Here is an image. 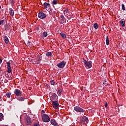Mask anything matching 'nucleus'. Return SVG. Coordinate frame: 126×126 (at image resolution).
<instances>
[{
    "label": "nucleus",
    "mask_w": 126,
    "mask_h": 126,
    "mask_svg": "<svg viewBox=\"0 0 126 126\" xmlns=\"http://www.w3.org/2000/svg\"><path fill=\"white\" fill-rule=\"evenodd\" d=\"M9 12L11 16H13V15H14V11H13V10L12 9L10 8L9 10Z\"/></svg>",
    "instance_id": "obj_18"
},
{
    "label": "nucleus",
    "mask_w": 126,
    "mask_h": 126,
    "mask_svg": "<svg viewBox=\"0 0 126 126\" xmlns=\"http://www.w3.org/2000/svg\"><path fill=\"white\" fill-rule=\"evenodd\" d=\"M61 93H62V89H60L58 91V94H61Z\"/></svg>",
    "instance_id": "obj_33"
},
{
    "label": "nucleus",
    "mask_w": 126,
    "mask_h": 126,
    "mask_svg": "<svg viewBox=\"0 0 126 126\" xmlns=\"http://www.w3.org/2000/svg\"><path fill=\"white\" fill-rule=\"evenodd\" d=\"M6 63L7 64V68L8 69L7 72L8 73H10V72H11L12 71L11 67L10 66V63L7 62Z\"/></svg>",
    "instance_id": "obj_10"
},
{
    "label": "nucleus",
    "mask_w": 126,
    "mask_h": 126,
    "mask_svg": "<svg viewBox=\"0 0 126 126\" xmlns=\"http://www.w3.org/2000/svg\"><path fill=\"white\" fill-rule=\"evenodd\" d=\"M43 6H44V8H45V9H47V8L51 7V5L49 3L44 2L43 4Z\"/></svg>",
    "instance_id": "obj_13"
},
{
    "label": "nucleus",
    "mask_w": 126,
    "mask_h": 126,
    "mask_svg": "<svg viewBox=\"0 0 126 126\" xmlns=\"http://www.w3.org/2000/svg\"><path fill=\"white\" fill-rule=\"evenodd\" d=\"M5 31H7V28H6V26H5Z\"/></svg>",
    "instance_id": "obj_40"
},
{
    "label": "nucleus",
    "mask_w": 126,
    "mask_h": 126,
    "mask_svg": "<svg viewBox=\"0 0 126 126\" xmlns=\"http://www.w3.org/2000/svg\"><path fill=\"white\" fill-rule=\"evenodd\" d=\"M74 110L76 111V112H78L79 113H84V112H85V110L81 108L79 106L74 107Z\"/></svg>",
    "instance_id": "obj_3"
},
{
    "label": "nucleus",
    "mask_w": 126,
    "mask_h": 126,
    "mask_svg": "<svg viewBox=\"0 0 126 126\" xmlns=\"http://www.w3.org/2000/svg\"><path fill=\"white\" fill-rule=\"evenodd\" d=\"M106 45L107 46H109V37L108 36H106Z\"/></svg>",
    "instance_id": "obj_23"
},
{
    "label": "nucleus",
    "mask_w": 126,
    "mask_h": 126,
    "mask_svg": "<svg viewBox=\"0 0 126 126\" xmlns=\"http://www.w3.org/2000/svg\"><path fill=\"white\" fill-rule=\"evenodd\" d=\"M83 62L85 65L86 68H91V67H92V62H87V61L84 59H83Z\"/></svg>",
    "instance_id": "obj_2"
},
{
    "label": "nucleus",
    "mask_w": 126,
    "mask_h": 126,
    "mask_svg": "<svg viewBox=\"0 0 126 126\" xmlns=\"http://www.w3.org/2000/svg\"><path fill=\"white\" fill-rule=\"evenodd\" d=\"M50 123H51V125H52V126H60L59 125V124H58V123H57V122H56V120H55L54 119H52L50 121Z\"/></svg>",
    "instance_id": "obj_11"
},
{
    "label": "nucleus",
    "mask_w": 126,
    "mask_h": 126,
    "mask_svg": "<svg viewBox=\"0 0 126 126\" xmlns=\"http://www.w3.org/2000/svg\"><path fill=\"white\" fill-rule=\"evenodd\" d=\"M105 107V108H107V107H108V103L107 102H106Z\"/></svg>",
    "instance_id": "obj_35"
},
{
    "label": "nucleus",
    "mask_w": 126,
    "mask_h": 126,
    "mask_svg": "<svg viewBox=\"0 0 126 126\" xmlns=\"http://www.w3.org/2000/svg\"><path fill=\"white\" fill-rule=\"evenodd\" d=\"M63 12L65 16H67V15L69 14V12H68V9H66V10H64Z\"/></svg>",
    "instance_id": "obj_19"
},
{
    "label": "nucleus",
    "mask_w": 126,
    "mask_h": 126,
    "mask_svg": "<svg viewBox=\"0 0 126 126\" xmlns=\"http://www.w3.org/2000/svg\"><path fill=\"white\" fill-rule=\"evenodd\" d=\"M0 71H1V69L0 68Z\"/></svg>",
    "instance_id": "obj_44"
},
{
    "label": "nucleus",
    "mask_w": 126,
    "mask_h": 126,
    "mask_svg": "<svg viewBox=\"0 0 126 126\" xmlns=\"http://www.w3.org/2000/svg\"><path fill=\"white\" fill-rule=\"evenodd\" d=\"M60 35L62 37V38H63V39H65V38H66V35H65V34H64V33L61 32Z\"/></svg>",
    "instance_id": "obj_20"
},
{
    "label": "nucleus",
    "mask_w": 126,
    "mask_h": 126,
    "mask_svg": "<svg viewBox=\"0 0 126 126\" xmlns=\"http://www.w3.org/2000/svg\"><path fill=\"white\" fill-rule=\"evenodd\" d=\"M52 3H53V4H54V5L58 4V1H57V0H54L52 1Z\"/></svg>",
    "instance_id": "obj_28"
},
{
    "label": "nucleus",
    "mask_w": 126,
    "mask_h": 126,
    "mask_svg": "<svg viewBox=\"0 0 126 126\" xmlns=\"http://www.w3.org/2000/svg\"><path fill=\"white\" fill-rule=\"evenodd\" d=\"M52 105L55 109H59V102L58 101H52Z\"/></svg>",
    "instance_id": "obj_8"
},
{
    "label": "nucleus",
    "mask_w": 126,
    "mask_h": 126,
    "mask_svg": "<svg viewBox=\"0 0 126 126\" xmlns=\"http://www.w3.org/2000/svg\"><path fill=\"white\" fill-rule=\"evenodd\" d=\"M106 82H106V81L104 82H103V84H104V85L106 84Z\"/></svg>",
    "instance_id": "obj_41"
},
{
    "label": "nucleus",
    "mask_w": 126,
    "mask_h": 126,
    "mask_svg": "<svg viewBox=\"0 0 126 126\" xmlns=\"http://www.w3.org/2000/svg\"><path fill=\"white\" fill-rule=\"evenodd\" d=\"M120 24L122 26V27H125L126 26V22L123 20H121L120 21Z\"/></svg>",
    "instance_id": "obj_14"
},
{
    "label": "nucleus",
    "mask_w": 126,
    "mask_h": 126,
    "mask_svg": "<svg viewBox=\"0 0 126 126\" xmlns=\"http://www.w3.org/2000/svg\"><path fill=\"white\" fill-rule=\"evenodd\" d=\"M46 57H51L52 56V52H48L46 53Z\"/></svg>",
    "instance_id": "obj_22"
},
{
    "label": "nucleus",
    "mask_w": 126,
    "mask_h": 126,
    "mask_svg": "<svg viewBox=\"0 0 126 126\" xmlns=\"http://www.w3.org/2000/svg\"><path fill=\"white\" fill-rule=\"evenodd\" d=\"M38 16L41 19H44V18H46V17H47L46 14L44 13V12L42 11L38 14Z\"/></svg>",
    "instance_id": "obj_4"
},
{
    "label": "nucleus",
    "mask_w": 126,
    "mask_h": 126,
    "mask_svg": "<svg viewBox=\"0 0 126 126\" xmlns=\"http://www.w3.org/2000/svg\"><path fill=\"white\" fill-rule=\"evenodd\" d=\"M10 63H13V61H11Z\"/></svg>",
    "instance_id": "obj_43"
},
{
    "label": "nucleus",
    "mask_w": 126,
    "mask_h": 126,
    "mask_svg": "<svg viewBox=\"0 0 126 126\" xmlns=\"http://www.w3.org/2000/svg\"><path fill=\"white\" fill-rule=\"evenodd\" d=\"M0 8H1V6H0Z\"/></svg>",
    "instance_id": "obj_45"
},
{
    "label": "nucleus",
    "mask_w": 126,
    "mask_h": 126,
    "mask_svg": "<svg viewBox=\"0 0 126 126\" xmlns=\"http://www.w3.org/2000/svg\"><path fill=\"white\" fill-rule=\"evenodd\" d=\"M1 96L0 95V100L1 99Z\"/></svg>",
    "instance_id": "obj_42"
},
{
    "label": "nucleus",
    "mask_w": 126,
    "mask_h": 126,
    "mask_svg": "<svg viewBox=\"0 0 126 126\" xmlns=\"http://www.w3.org/2000/svg\"><path fill=\"white\" fill-rule=\"evenodd\" d=\"M1 24H2V23H3L4 22V20H2L1 21H0Z\"/></svg>",
    "instance_id": "obj_34"
},
{
    "label": "nucleus",
    "mask_w": 126,
    "mask_h": 126,
    "mask_svg": "<svg viewBox=\"0 0 126 126\" xmlns=\"http://www.w3.org/2000/svg\"><path fill=\"white\" fill-rule=\"evenodd\" d=\"M60 18H61V22L60 23H61V24L65 23V22H66V19H65V18H64V16H63V15H61L60 16Z\"/></svg>",
    "instance_id": "obj_9"
},
{
    "label": "nucleus",
    "mask_w": 126,
    "mask_h": 126,
    "mask_svg": "<svg viewBox=\"0 0 126 126\" xmlns=\"http://www.w3.org/2000/svg\"><path fill=\"white\" fill-rule=\"evenodd\" d=\"M41 60H42V57H41L40 56H39L38 60V61H37V62L36 63L37 64H39V63H40Z\"/></svg>",
    "instance_id": "obj_24"
},
{
    "label": "nucleus",
    "mask_w": 126,
    "mask_h": 126,
    "mask_svg": "<svg viewBox=\"0 0 126 126\" xmlns=\"http://www.w3.org/2000/svg\"><path fill=\"white\" fill-rule=\"evenodd\" d=\"M14 93L16 96H22V92L17 89L15 90Z\"/></svg>",
    "instance_id": "obj_5"
},
{
    "label": "nucleus",
    "mask_w": 126,
    "mask_h": 126,
    "mask_svg": "<svg viewBox=\"0 0 126 126\" xmlns=\"http://www.w3.org/2000/svg\"><path fill=\"white\" fill-rule=\"evenodd\" d=\"M17 99L19 101H24V100H25V98L23 97H19L17 98Z\"/></svg>",
    "instance_id": "obj_21"
},
{
    "label": "nucleus",
    "mask_w": 126,
    "mask_h": 126,
    "mask_svg": "<svg viewBox=\"0 0 126 126\" xmlns=\"http://www.w3.org/2000/svg\"><path fill=\"white\" fill-rule=\"evenodd\" d=\"M43 37H47V36H48V32H43Z\"/></svg>",
    "instance_id": "obj_26"
},
{
    "label": "nucleus",
    "mask_w": 126,
    "mask_h": 126,
    "mask_svg": "<svg viewBox=\"0 0 126 126\" xmlns=\"http://www.w3.org/2000/svg\"><path fill=\"white\" fill-rule=\"evenodd\" d=\"M3 40L4 41L5 44H7L9 42V40H8V37H7V36H4Z\"/></svg>",
    "instance_id": "obj_15"
},
{
    "label": "nucleus",
    "mask_w": 126,
    "mask_h": 126,
    "mask_svg": "<svg viewBox=\"0 0 126 126\" xmlns=\"http://www.w3.org/2000/svg\"><path fill=\"white\" fill-rule=\"evenodd\" d=\"M65 63H66V62L62 61V62H60L59 63H58L57 65L60 68H63L64 67V65H65Z\"/></svg>",
    "instance_id": "obj_6"
},
{
    "label": "nucleus",
    "mask_w": 126,
    "mask_h": 126,
    "mask_svg": "<svg viewBox=\"0 0 126 126\" xmlns=\"http://www.w3.org/2000/svg\"><path fill=\"white\" fill-rule=\"evenodd\" d=\"M94 28L95 29H98V24L95 23L94 24Z\"/></svg>",
    "instance_id": "obj_25"
},
{
    "label": "nucleus",
    "mask_w": 126,
    "mask_h": 126,
    "mask_svg": "<svg viewBox=\"0 0 126 126\" xmlns=\"http://www.w3.org/2000/svg\"><path fill=\"white\" fill-rule=\"evenodd\" d=\"M50 83H51V85H54V84H55V81H54L53 80H52L50 81Z\"/></svg>",
    "instance_id": "obj_31"
},
{
    "label": "nucleus",
    "mask_w": 126,
    "mask_h": 126,
    "mask_svg": "<svg viewBox=\"0 0 126 126\" xmlns=\"http://www.w3.org/2000/svg\"><path fill=\"white\" fill-rule=\"evenodd\" d=\"M57 97H58V95H57L56 94H53L51 97V99L52 100H55L57 99Z\"/></svg>",
    "instance_id": "obj_17"
},
{
    "label": "nucleus",
    "mask_w": 126,
    "mask_h": 126,
    "mask_svg": "<svg viewBox=\"0 0 126 126\" xmlns=\"http://www.w3.org/2000/svg\"><path fill=\"white\" fill-rule=\"evenodd\" d=\"M2 120H3V114L0 113V121H1Z\"/></svg>",
    "instance_id": "obj_27"
},
{
    "label": "nucleus",
    "mask_w": 126,
    "mask_h": 126,
    "mask_svg": "<svg viewBox=\"0 0 126 126\" xmlns=\"http://www.w3.org/2000/svg\"><path fill=\"white\" fill-rule=\"evenodd\" d=\"M11 95V94H6V95L7 96V98H10V95Z\"/></svg>",
    "instance_id": "obj_32"
},
{
    "label": "nucleus",
    "mask_w": 126,
    "mask_h": 126,
    "mask_svg": "<svg viewBox=\"0 0 126 126\" xmlns=\"http://www.w3.org/2000/svg\"><path fill=\"white\" fill-rule=\"evenodd\" d=\"M35 30H37V31H39L40 30V29L38 27H37L35 28Z\"/></svg>",
    "instance_id": "obj_37"
},
{
    "label": "nucleus",
    "mask_w": 126,
    "mask_h": 126,
    "mask_svg": "<svg viewBox=\"0 0 126 126\" xmlns=\"http://www.w3.org/2000/svg\"><path fill=\"white\" fill-rule=\"evenodd\" d=\"M72 16V13H71V12H70L69 13V14H68V15H67V16H66V17H67V19H68L69 20L71 19V17Z\"/></svg>",
    "instance_id": "obj_16"
},
{
    "label": "nucleus",
    "mask_w": 126,
    "mask_h": 126,
    "mask_svg": "<svg viewBox=\"0 0 126 126\" xmlns=\"http://www.w3.org/2000/svg\"><path fill=\"white\" fill-rule=\"evenodd\" d=\"M31 121V118L30 116H28L26 121V125H27V126H30V125H31V123H32Z\"/></svg>",
    "instance_id": "obj_7"
},
{
    "label": "nucleus",
    "mask_w": 126,
    "mask_h": 126,
    "mask_svg": "<svg viewBox=\"0 0 126 126\" xmlns=\"http://www.w3.org/2000/svg\"><path fill=\"white\" fill-rule=\"evenodd\" d=\"M122 7L123 10H126V7H125V4H122Z\"/></svg>",
    "instance_id": "obj_30"
},
{
    "label": "nucleus",
    "mask_w": 126,
    "mask_h": 126,
    "mask_svg": "<svg viewBox=\"0 0 126 126\" xmlns=\"http://www.w3.org/2000/svg\"><path fill=\"white\" fill-rule=\"evenodd\" d=\"M82 122H83L84 123H85V124H88V118H87L86 116H83L82 118Z\"/></svg>",
    "instance_id": "obj_12"
},
{
    "label": "nucleus",
    "mask_w": 126,
    "mask_h": 126,
    "mask_svg": "<svg viewBox=\"0 0 126 126\" xmlns=\"http://www.w3.org/2000/svg\"><path fill=\"white\" fill-rule=\"evenodd\" d=\"M8 2L11 3V4H13V0H7Z\"/></svg>",
    "instance_id": "obj_29"
},
{
    "label": "nucleus",
    "mask_w": 126,
    "mask_h": 126,
    "mask_svg": "<svg viewBox=\"0 0 126 126\" xmlns=\"http://www.w3.org/2000/svg\"><path fill=\"white\" fill-rule=\"evenodd\" d=\"M1 63H2V60L0 58V64Z\"/></svg>",
    "instance_id": "obj_39"
},
{
    "label": "nucleus",
    "mask_w": 126,
    "mask_h": 126,
    "mask_svg": "<svg viewBox=\"0 0 126 126\" xmlns=\"http://www.w3.org/2000/svg\"><path fill=\"white\" fill-rule=\"evenodd\" d=\"M41 118L42 122L44 123H49V122L50 121V117H49L48 115L46 114L41 115Z\"/></svg>",
    "instance_id": "obj_1"
},
{
    "label": "nucleus",
    "mask_w": 126,
    "mask_h": 126,
    "mask_svg": "<svg viewBox=\"0 0 126 126\" xmlns=\"http://www.w3.org/2000/svg\"><path fill=\"white\" fill-rule=\"evenodd\" d=\"M45 114V111L44 110H42L41 111V114Z\"/></svg>",
    "instance_id": "obj_38"
},
{
    "label": "nucleus",
    "mask_w": 126,
    "mask_h": 126,
    "mask_svg": "<svg viewBox=\"0 0 126 126\" xmlns=\"http://www.w3.org/2000/svg\"><path fill=\"white\" fill-rule=\"evenodd\" d=\"M34 63H36V62H34Z\"/></svg>",
    "instance_id": "obj_46"
},
{
    "label": "nucleus",
    "mask_w": 126,
    "mask_h": 126,
    "mask_svg": "<svg viewBox=\"0 0 126 126\" xmlns=\"http://www.w3.org/2000/svg\"><path fill=\"white\" fill-rule=\"evenodd\" d=\"M50 14H52V12H53V11L52 10H50L49 11Z\"/></svg>",
    "instance_id": "obj_36"
}]
</instances>
